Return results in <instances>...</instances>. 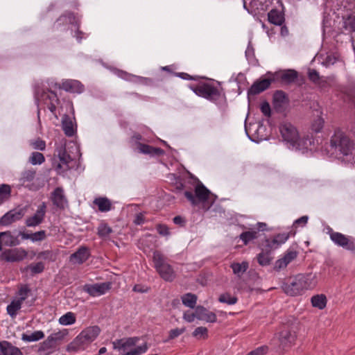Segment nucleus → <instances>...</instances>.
<instances>
[{
    "mask_svg": "<svg viewBox=\"0 0 355 355\" xmlns=\"http://www.w3.org/2000/svg\"><path fill=\"white\" fill-rule=\"evenodd\" d=\"M331 151L343 162L355 164V141L341 128H336L329 139Z\"/></svg>",
    "mask_w": 355,
    "mask_h": 355,
    "instance_id": "f257e3e1",
    "label": "nucleus"
},
{
    "mask_svg": "<svg viewBox=\"0 0 355 355\" xmlns=\"http://www.w3.org/2000/svg\"><path fill=\"white\" fill-rule=\"evenodd\" d=\"M317 284L318 277L315 273L298 274L286 279L282 285V289L286 295L294 297L314 288Z\"/></svg>",
    "mask_w": 355,
    "mask_h": 355,
    "instance_id": "f03ea898",
    "label": "nucleus"
},
{
    "mask_svg": "<svg viewBox=\"0 0 355 355\" xmlns=\"http://www.w3.org/2000/svg\"><path fill=\"white\" fill-rule=\"evenodd\" d=\"M35 99L37 105V117L40 119V110L49 109L55 116L57 105L60 100L57 94L49 89H44L40 86H36L34 91Z\"/></svg>",
    "mask_w": 355,
    "mask_h": 355,
    "instance_id": "7ed1b4c3",
    "label": "nucleus"
},
{
    "mask_svg": "<svg viewBox=\"0 0 355 355\" xmlns=\"http://www.w3.org/2000/svg\"><path fill=\"white\" fill-rule=\"evenodd\" d=\"M153 261L157 272L162 279L169 282L175 279V271L168 263V259L160 251L155 250L153 252Z\"/></svg>",
    "mask_w": 355,
    "mask_h": 355,
    "instance_id": "20e7f679",
    "label": "nucleus"
},
{
    "mask_svg": "<svg viewBox=\"0 0 355 355\" xmlns=\"http://www.w3.org/2000/svg\"><path fill=\"white\" fill-rule=\"evenodd\" d=\"M297 338V327L293 324H283L278 333L279 348L284 351H288L295 345Z\"/></svg>",
    "mask_w": 355,
    "mask_h": 355,
    "instance_id": "39448f33",
    "label": "nucleus"
},
{
    "mask_svg": "<svg viewBox=\"0 0 355 355\" xmlns=\"http://www.w3.org/2000/svg\"><path fill=\"white\" fill-rule=\"evenodd\" d=\"M279 131L284 141L290 144L291 146L296 149L300 148L302 142L306 145L307 141H309L310 144L311 143L309 139H306L304 141L301 140L297 128L289 122L281 123L279 125Z\"/></svg>",
    "mask_w": 355,
    "mask_h": 355,
    "instance_id": "423d86ee",
    "label": "nucleus"
},
{
    "mask_svg": "<svg viewBox=\"0 0 355 355\" xmlns=\"http://www.w3.org/2000/svg\"><path fill=\"white\" fill-rule=\"evenodd\" d=\"M189 88L198 96L211 101L215 102L221 97V90L212 83H199L190 85Z\"/></svg>",
    "mask_w": 355,
    "mask_h": 355,
    "instance_id": "0eeeda50",
    "label": "nucleus"
},
{
    "mask_svg": "<svg viewBox=\"0 0 355 355\" xmlns=\"http://www.w3.org/2000/svg\"><path fill=\"white\" fill-rule=\"evenodd\" d=\"M66 329L51 334L47 338L40 344L37 352L44 355H49L57 347L58 343L62 341L67 335Z\"/></svg>",
    "mask_w": 355,
    "mask_h": 355,
    "instance_id": "6e6552de",
    "label": "nucleus"
},
{
    "mask_svg": "<svg viewBox=\"0 0 355 355\" xmlns=\"http://www.w3.org/2000/svg\"><path fill=\"white\" fill-rule=\"evenodd\" d=\"M210 191L201 182H198L195 187V194L191 191H185L184 196L193 205H197L199 202H206L210 195Z\"/></svg>",
    "mask_w": 355,
    "mask_h": 355,
    "instance_id": "1a4fd4ad",
    "label": "nucleus"
},
{
    "mask_svg": "<svg viewBox=\"0 0 355 355\" xmlns=\"http://www.w3.org/2000/svg\"><path fill=\"white\" fill-rule=\"evenodd\" d=\"M328 234L331 240L336 245L349 251L355 252V239L354 238L334 232L331 228L329 229Z\"/></svg>",
    "mask_w": 355,
    "mask_h": 355,
    "instance_id": "9d476101",
    "label": "nucleus"
},
{
    "mask_svg": "<svg viewBox=\"0 0 355 355\" xmlns=\"http://www.w3.org/2000/svg\"><path fill=\"white\" fill-rule=\"evenodd\" d=\"M28 255V252L24 248H14L4 250L0 259L7 262H19L24 260Z\"/></svg>",
    "mask_w": 355,
    "mask_h": 355,
    "instance_id": "9b49d317",
    "label": "nucleus"
},
{
    "mask_svg": "<svg viewBox=\"0 0 355 355\" xmlns=\"http://www.w3.org/2000/svg\"><path fill=\"white\" fill-rule=\"evenodd\" d=\"M272 1L273 0H251L249 3V7L248 8L245 1L243 0V6L249 12L257 14L267 10L271 6ZM276 1L277 3L280 2V0Z\"/></svg>",
    "mask_w": 355,
    "mask_h": 355,
    "instance_id": "f8f14e48",
    "label": "nucleus"
},
{
    "mask_svg": "<svg viewBox=\"0 0 355 355\" xmlns=\"http://www.w3.org/2000/svg\"><path fill=\"white\" fill-rule=\"evenodd\" d=\"M111 284L110 282H103L94 284H85L83 286V291L92 297L100 296L105 294L110 290Z\"/></svg>",
    "mask_w": 355,
    "mask_h": 355,
    "instance_id": "ddd939ff",
    "label": "nucleus"
},
{
    "mask_svg": "<svg viewBox=\"0 0 355 355\" xmlns=\"http://www.w3.org/2000/svg\"><path fill=\"white\" fill-rule=\"evenodd\" d=\"M298 255V252L293 248H288L284 253L283 257L277 259L274 266V270L279 271L285 268L291 261L295 260Z\"/></svg>",
    "mask_w": 355,
    "mask_h": 355,
    "instance_id": "4468645a",
    "label": "nucleus"
},
{
    "mask_svg": "<svg viewBox=\"0 0 355 355\" xmlns=\"http://www.w3.org/2000/svg\"><path fill=\"white\" fill-rule=\"evenodd\" d=\"M24 216L23 209H14L6 213L0 218V225L2 226H8L12 223L21 220Z\"/></svg>",
    "mask_w": 355,
    "mask_h": 355,
    "instance_id": "2eb2a0df",
    "label": "nucleus"
},
{
    "mask_svg": "<svg viewBox=\"0 0 355 355\" xmlns=\"http://www.w3.org/2000/svg\"><path fill=\"white\" fill-rule=\"evenodd\" d=\"M56 152L60 160L57 169H62L67 171L71 168L69 164L72 162L71 156L67 153L65 146L61 145L56 148Z\"/></svg>",
    "mask_w": 355,
    "mask_h": 355,
    "instance_id": "dca6fc26",
    "label": "nucleus"
},
{
    "mask_svg": "<svg viewBox=\"0 0 355 355\" xmlns=\"http://www.w3.org/2000/svg\"><path fill=\"white\" fill-rule=\"evenodd\" d=\"M139 338L138 337H129L116 339L112 342L113 349L119 352L125 351L126 349L135 347Z\"/></svg>",
    "mask_w": 355,
    "mask_h": 355,
    "instance_id": "f3484780",
    "label": "nucleus"
},
{
    "mask_svg": "<svg viewBox=\"0 0 355 355\" xmlns=\"http://www.w3.org/2000/svg\"><path fill=\"white\" fill-rule=\"evenodd\" d=\"M280 3L281 9L272 8L268 13V21L276 26H282L285 21V15L283 4Z\"/></svg>",
    "mask_w": 355,
    "mask_h": 355,
    "instance_id": "a211bd4d",
    "label": "nucleus"
},
{
    "mask_svg": "<svg viewBox=\"0 0 355 355\" xmlns=\"http://www.w3.org/2000/svg\"><path fill=\"white\" fill-rule=\"evenodd\" d=\"M272 79L263 78L255 81L248 89V95H257L267 89L271 85Z\"/></svg>",
    "mask_w": 355,
    "mask_h": 355,
    "instance_id": "6ab92c4d",
    "label": "nucleus"
},
{
    "mask_svg": "<svg viewBox=\"0 0 355 355\" xmlns=\"http://www.w3.org/2000/svg\"><path fill=\"white\" fill-rule=\"evenodd\" d=\"M69 24L78 26V19L72 12H67L62 15L54 24V28L58 29L62 26H65Z\"/></svg>",
    "mask_w": 355,
    "mask_h": 355,
    "instance_id": "aec40b11",
    "label": "nucleus"
},
{
    "mask_svg": "<svg viewBox=\"0 0 355 355\" xmlns=\"http://www.w3.org/2000/svg\"><path fill=\"white\" fill-rule=\"evenodd\" d=\"M90 257L89 250L86 246H81L70 256V260L79 264L85 262Z\"/></svg>",
    "mask_w": 355,
    "mask_h": 355,
    "instance_id": "412c9836",
    "label": "nucleus"
},
{
    "mask_svg": "<svg viewBox=\"0 0 355 355\" xmlns=\"http://www.w3.org/2000/svg\"><path fill=\"white\" fill-rule=\"evenodd\" d=\"M60 88L72 93H81L84 89L83 85L79 81L74 80L64 81Z\"/></svg>",
    "mask_w": 355,
    "mask_h": 355,
    "instance_id": "4be33fe9",
    "label": "nucleus"
},
{
    "mask_svg": "<svg viewBox=\"0 0 355 355\" xmlns=\"http://www.w3.org/2000/svg\"><path fill=\"white\" fill-rule=\"evenodd\" d=\"M0 355H23L21 351L8 341H0Z\"/></svg>",
    "mask_w": 355,
    "mask_h": 355,
    "instance_id": "5701e85b",
    "label": "nucleus"
},
{
    "mask_svg": "<svg viewBox=\"0 0 355 355\" xmlns=\"http://www.w3.org/2000/svg\"><path fill=\"white\" fill-rule=\"evenodd\" d=\"M89 343L79 334L67 346L68 351L78 352L85 349Z\"/></svg>",
    "mask_w": 355,
    "mask_h": 355,
    "instance_id": "b1692460",
    "label": "nucleus"
},
{
    "mask_svg": "<svg viewBox=\"0 0 355 355\" xmlns=\"http://www.w3.org/2000/svg\"><path fill=\"white\" fill-rule=\"evenodd\" d=\"M100 332L101 329L98 326H92L83 330L80 334L90 344L97 338Z\"/></svg>",
    "mask_w": 355,
    "mask_h": 355,
    "instance_id": "393cba45",
    "label": "nucleus"
},
{
    "mask_svg": "<svg viewBox=\"0 0 355 355\" xmlns=\"http://www.w3.org/2000/svg\"><path fill=\"white\" fill-rule=\"evenodd\" d=\"M137 148L139 153L146 155L159 156L164 155V150L160 148L153 147L152 146L139 142L137 144Z\"/></svg>",
    "mask_w": 355,
    "mask_h": 355,
    "instance_id": "a878e982",
    "label": "nucleus"
},
{
    "mask_svg": "<svg viewBox=\"0 0 355 355\" xmlns=\"http://www.w3.org/2000/svg\"><path fill=\"white\" fill-rule=\"evenodd\" d=\"M197 318L198 320H205L208 322H216V315L202 306H197Z\"/></svg>",
    "mask_w": 355,
    "mask_h": 355,
    "instance_id": "bb28decb",
    "label": "nucleus"
},
{
    "mask_svg": "<svg viewBox=\"0 0 355 355\" xmlns=\"http://www.w3.org/2000/svg\"><path fill=\"white\" fill-rule=\"evenodd\" d=\"M52 201L54 205L60 209H64L67 202L66 198L64 196L63 189L60 187H57L52 193Z\"/></svg>",
    "mask_w": 355,
    "mask_h": 355,
    "instance_id": "cd10ccee",
    "label": "nucleus"
},
{
    "mask_svg": "<svg viewBox=\"0 0 355 355\" xmlns=\"http://www.w3.org/2000/svg\"><path fill=\"white\" fill-rule=\"evenodd\" d=\"M3 245L8 247H12L19 245L20 241L18 237L14 236L10 231L0 232Z\"/></svg>",
    "mask_w": 355,
    "mask_h": 355,
    "instance_id": "c85d7f7f",
    "label": "nucleus"
},
{
    "mask_svg": "<svg viewBox=\"0 0 355 355\" xmlns=\"http://www.w3.org/2000/svg\"><path fill=\"white\" fill-rule=\"evenodd\" d=\"M93 203L98 207V210L101 212H107L112 209V202L106 197L96 198Z\"/></svg>",
    "mask_w": 355,
    "mask_h": 355,
    "instance_id": "c756f323",
    "label": "nucleus"
},
{
    "mask_svg": "<svg viewBox=\"0 0 355 355\" xmlns=\"http://www.w3.org/2000/svg\"><path fill=\"white\" fill-rule=\"evenodd\" d=\"M62 130L67 137H72L76 132L74 124L69 116L65 114L62 120Z\"/></svg>",
    "mask_w": 355,
    "mask_h": 355,
    "instance_id": "7c9ffc66",
    "label": "nucleus"
},
{
    "mask_svg": "<svg viewBox=\"0 0 355 355\" xmlns=\"http://www.w3.org/2000/svg\"><path fill=\"white\" fill-rule=\"evenodd\" d=\"M271 251L267 250L265 247H263L261 252L257 255L258 263L261 266L270 265L273 259V257L271 256Z\"/></svg>",
    "mask_w": 355,
    "mask_h": 355,
    "instance_id": "2f4dec72",
    "label": "nucleus"
},
{
    "mask_svg": "<svg viewBox=\"0 0 355 355\" xmlns=\"http://www.w3.org/2000/svg\"><path fill=\"white\" fill-rule=\"evenodd\" d=\"M311 302L313 307L322 310L327 306V300L324 294H318L311 297Z\"/></svg>",
    "mask_w": 355,
    "mask_h": 355,
    "instance_id": "473e14b6",
    "label": "nucleus"
},
{
    "mask_svg": "<svg viewBox=\"0 0 355 355\" xmlns=\"http://www.w3.org/2000/svg\"><path fill=\"white\" fill-rule=\"evenodd\" d=\"M298 76L297 72L294 69H288L281 73L280 78L286 83L294 82Z\"/></svg>",
    "mask_w": 355,
    "mask_h": 355,
    "instance_id": "72a5a7b5",
    "label": "nucleus"
},
{
    "mask_svg": "<svg viewBox=\"0 0 355 355\" xmlns=\"http://www.w3.org/2000/svg\"><path fill=\"white\" fill-rule=\"evenodd\" d=\"M258 236V231L256 230L245 231L239 235L240 239L245 245H248L250 241L257 239Z\"/></svg>",
    "mask_w": 355,
    "mask_h": 355,
    "instance_id": "f704fd0d",
    "label": "nucleus"
},
{
    "mask_svg": "<svg viewBox=\"0 0 355 355\" xmlns=\"http://www.w3.org/2000/svg\"><path fill=\"white\" fill-rule=\"evenodd\" d=\"M44 264L40 261L35 263H31L27 266L24 270V271H30L31 275L33 276L36 274L42 273L44 270Z\"/></svg>",
    "mask_w": 355,
    "mask_h": 355,
    "instance_id": "c9c22d12",
    "label": "nucleus"
},
{
    "mask_svg": "<svg viewBox=\"0 0 355 355\" xmlns=\"http://www.w3.org/2000/svg\"><path fill=\"white\" fill-rule=\"evenodd\" d=\"M44 338V333L41 331H35L32 333L31 335H28L26 334H23L21 335L22 340L25 342H33L38 341Z\"/></svg>",
    "mask_w": 355,
    "mask_h": 355,
    "instance_id": "e433bc0d",
    "label": "nucleus"
},
{
    "mask_svg": "<svg viewBox=\"0 0 355 355\" xmlns=\"http://www.w3.org/2000/svg\"><path fill=\"white\" fill-rule=\"evenodd\" d=\"M183 304L189 308H194L197 302V296L191 293L184 294L181 297Z\"/></svg>",
    "mask_w": 355,
    "mask_h": 355,
    "instance_id": "4c0bfd02",
    "label": "nucleus"
},
{
    "mask_svg": "<svg viewBox=\"0 0 355 355\" xmlns=\"http://www.w3.org/2000/svg\"><path fill=\"white\" fill-rule=\"evenodd\" d=\"M234 274L241 277L248 268V263L243 261L240 263H232L230 266Z\"/></svg>",
    "mask_w": 355,
    "mask_h": 355,
    "instance_id": "58836bf2",
    "label": "nucleus"
},
{
    "mask_svg": "<svg viewBox=\"0 0 355 355\" xmlns=\"http://www.w3.org/2000/svg\"><path fill=\"white\" fill-rule=\"evenodd\" d=\"M112 232V229L107 223L102 222L97 228V234L100 238L105 239Z\"/></svg>",
    "mask_w": 355,
    "mask_h": 355,
    "instance_id": "ea45409f",
    "label": "nucleus"
},
{
    "mask_svg": "<svg viewBox=\"0 0 355 355\" xmlns=\"http://www.w3.org/2000/svg\"><path fill=\"white\" fill-rule=\"evenodd\" d=\"M11 196V187L8 184L0 186V205L8 200Z\"/></svg>",
    "mask_w": 355,
    "mask_h": 355,
    "instance_id": "a19ab883",
    "label": "nucleus"
},
{
    "mask_svg": "<svg viewBox=\"0 0 355 355\" xmlns=\"http://www.w3.org/2000/svg\"><path fill=\"white\" fill-rule=\"evenodd\" d=\"M22 302L19 300H14L7 306V312L11 317H15L17 311L21 308Z\"/></svg>",
    "mask_w": 355,
    "mask_h": 355,
    "instance_id": "79ce46f5",
    "label": "nucleus"
},
{
    "mask_svg": "<svg viewBox=\"0 0 355 355\" xmlns=\"http://www.w3.org/2000/svg\"><path fill=\"white\" fill-rule=\"evenodd\" d=\"M31 292V289L28 284H21L19 286L18 291L17 293V295L19 297L17 300L23 303Z\"/></svg>",
    "mask_w": 355,
    "mask_h": 355,
    "instance_id": "37998d69",
    "label": "nucleus"
},
{
    "mask_svg": "<svg viewBox=\"0 0 355 355\" xmlns=\"http://www.w3.org/2000/svg\"><path fill=\"white\" fill-rule=\"evenodd\" d=\"M218 301L220 303H225L228 305H233L238 302V298L237 297L232 295L230 293L227 292L220 295Z\"/></svg>",
    "mask_w": 355,
    "mask_h": 355,
    "instance_id": "c03bdc74",
    "label": "nucleus"
},
{
    "mask_svg": "<svg viewBox=\"0 0 355 355\" xmlns=\"http://www.w3.org/2000/svg\"><path fill=\"white\" fill-rule=\"evenodd\" d=\"M76 315L72 312H67L59 318V322L62 325H70L76 322Z\"/></svg>",
    "mask_w": 355,
    "mask_h": 355,
    "instance_id": "a18cd8bd",
    "label": "nucleus"
},
{
    "mask_svg": "<svg viewBox=\"0 0 355 355\" xmlns=\"http://www.w3.org/2000/svg\"><path fill=\"white\" fill-rule=\"evenodd\" d=\"M286 96L283 91H277L273 95V103L275 107L282 106L286 102Z\"/></svg>",
    "mask_w": 355,
    "mask_h": 355,
    "instance_id": "49530a36",
    "label": "nucleus"
},
{
    "mask_svg": "<svg viewBox=\"0 0 355 355\" xmlns=\"http://www.w3.org/2000/svg\"><path fill=\"white\" fill-rule=\"evenodd\" d=\"M192 336L198 339L205 340L209 336L208 329L205 327H198L193 331Z\"/></svg>",
    "mask_w": 355,
    "mask_h": 355,
    "instance_id": "de8ad7c7",
    "label": "nucleus"
},
{
    "mask_svg": "<svg viewBox=\"0 0 355 355\" xmlns=\"http://www.w3.org/2000/svg\"><path fill=\"white\" fill-rule=\"evenodd\" d=\"M29 161L33 165L41 164L45 161V158L42 153L34 152L31 154Z\"/></svg>",
    "mask_w": 355,
    "mask_h": 355,
    "instance_id": "09e8293b",
    "label": "nucleus"
},
{
    "mask_svg": "<svg viewBox=\"0 0 355 355\" xmlns=\"http://www.w3.org/2000/svg\"><path fill=\"white\" fill-rule=\"evenodd\" d=\"M280 245H281L279 243L275 237L273 236L272 239H268L265 240V244L263 247H265L267 250L272 252L274 250L278 248Z\"/></svg>",
    "mask_w": 355,
    "mask_h": 355,
    "instance_id": "8fccbe9b",
    "label": "nucleus"
},
{
    "mask_svg": "<svg viewBox=\"0 0 355 355\" xmlns=\"http://www.w3.org/2000/svg\"><path fill=\"white\" fill-rule=\"evenodd\" d=\"M148 350V345L146 343L141 346H138L137 347L133 348L129 352L124 353L121 355H140L145 353Z\"/></svg>",
    "mask_w": 355,
    "mask_h": 355,
    "instance_id": "3c124183",
    "label": "nucleus"
},
{
    "mask_svg": "<svg viewBox=\"0 0 355 355\" xmlns=\"http://www.w3.org/2000/svg\"><path fill=\"white\" fill-rule=\"evenodd\" d=\"M324 121L322 117H318L315 119L312 124L311 129L315 132H320L324 127Z\"/></svg>",
    "mask_w": 355,
    "mask_h": 355,
    "instance_id": "603ef678",
    "label": "nucleus"
},
{
    "mask_svg": "<svg viewBox=\"0 0 355 355\" xmlns=\"http://www.w3.org/2000/svg\"><path fill=\"white\" fill-rule=\"evenodd\" d=\"M38 258L43 259L44 260H49L54 261L55 260V256L51 250H44L38 253Z\"/></svg>",
    "mask_w": 355,
    "mask_h": 355,
    "instance_id": "864d4df0",
    "label": "nucleus"
},
{
    "mask_svg": "<svg viewBox=\"0 0 355 355\" xmlns=\"http://www.w3.org/2000/svg\"><path fill=\"white\" fill-rule=\"evenodd\" d=\"M295 234V232H290L288 233L284 232V233L277 234L275 235L274 236L277 240L279 243L280 245H282L289 239V237L291 236H294Z\"/></svg>",
    "mask_w": 355,
    "mask_h": 355,
    "instance_id": "5fc2aeb1",
    "label": "nucleus"
},
{
    "mask_svg": "<svg viewBox=\"0 0 355 355\" xmlns=\"http://www.w3.org/2000/svg\"><path fill=\"white\" fill-rule=\"evenodd\" d=\"M349 32H355V17H348L344 22V26Z\"/></svg>",
    "mask_w": 355,
    "mask_h": 355,
    "instance_id": "6e6d98bb",
    "label": "nucleus"
},
{
    "mask_svg": "<svg viewBox=\"0 0 355 355\" xmlns=\"http://www.w3.org/2000/svg\"><path fill=\"white\" fill-rule=\"evenodd\" d=\"M35 171L34 170L25 171L21 174V180L23 182H31L35 178Z\"/></svg>",
    "mask_w": 355,
    "mask_h": 355,
    "instance_id": "4d7b16f0",
    "label": "nucleus"
},
{
    "mask_svg": "<svg viewBox=\"0 0 355 355\" xmlns=\"http://www.w3.org/2000/svg\"><path fill=\"white\" fill-rule=\"evenodd\" d=\"M46 209V206L45 203L43 202L42 205H40L38 207L35 214L33 216L37 217V218L40 219V220L42 222L45 217Z\"/></svg>",
    "mask_w": 355,
    "mask_h": 355,
    "instance_id": "13d9d810",
    "label": "nucleus"
},
{
    "mask_svg": "<svg viewBox=\"0 0 355 355\" xmlns=\"http://www.w3.org/2000/svg\"><path fill=\"white\" fill-rule=\"evenodd\" d=\"M46 209V206L45 203L43 202L42 205H40L38 207L35 214L33 216L37 217V218L40 219V220L42 222L45 217Z\"/></svg>",
    "mask_w": 355,
    "mask_h": 355,
    "instance_id": "bf43d9fd",
    "label": "nucleus"
},
{
    "mask_svg": "<svg viewBox=\"0 0 355 355\" xmlns=\"http://www.w3.org/2000/svg\"><path fill=\"white\" fill-rule=\"evenodd\" d=\"M185 331V328H175L171 329L168 333V339L165 340V342H167L170 340H173L177 337H178L180 335L183 334Z\"/></svg>",
    "mask_w": 355,
    "mask_h": 355,
    "instance_id": "052dcab7",
    "label": "nucleus"
},
{
    "mask_svg": "<svg viewBox=\"0 0 355 355\" xmlns=\"http://www.w3.org/2000/svg\"><path fill=\"white\" fill-rule=\"evenodd\" d=\"M334 80V77H327L325 79L320 78L315 85L322 89L331 87L330 81Z\"/></svg>",
    "mask_w": 355,
    "mask_h": 355,
    "instance_id": "680f3d73",
    "label": "nucleus"
},
{
    "mask_svg": "<svg viewBox=\"0 0 355 355\" xmlns=\"http://www.w3.org/2000/svg\"><path fill=\"white\" fill-rule=\"evenodd\" d=\"M46 232L44 230H40L35 233L31 234V241H41L46 239Z\"/></svg>",
    "mask_w": 355,
    "mask_h": 355,
    "instance_id": "e2e57ef3",
    "label": "nucleus"
},
{
    "mask_svg": "<svg viewBox=\"0 0 355 355\" xmlns=\"http://www.w3.org/2000/svg\"><path fill=\"white\" fill-rule=\"evenodd\" d=\"M308 78L315 85L319 82L321 78L319 73L315 69H309L308 72Z\"/></svg>",
    "mask_w": 355,
    "mask_h": 355,
    "instance_id": "0e129e2a",
    "label": "nucleus"
},
{
    "mask_svg": "<svg viewBox=\"0 0 355 355\" xmlns=\"http://www.w3.org/2000/svg\"><path fill=\"white\" fill-rule=\"evenodd\" d=\"M31 144L35 149L44 150L46 148L45 141L40 138H37L36 140L32 141Z\"/></svg>",
    "mask_w": 355,
    "mask_h": 355,
    "instance_id": "69168bd1",
    "label": "nucleus"
},
{
    "mask_svg": "<svg viewBox=\"0 0 355 355\" xmlns=\"http://www.w3.org/2000/svg\"><path fill=\"white\" fill-rule=\"evenodd\" d=\"M157 232L162 236L170 235V230L168 227L165 224H157L156 225Z\"/></svg>",
    "mask_w": 355,
    "mask_h": 355,
    "instance_id": "338daca9",
    "label": "nucleus"
},
{
    "mask_svg": "<svg viewBox=\"0 0 355 355\" xmlns=\"http://www.w3.org/2000/svg\"><path fill=\"white\" fill-rule=\"evenodd\" d=\"M268 347L267 346H261L251 351L247 355H264L267 353Z\"/></svg>",
    "mask_w": 355,
    "mask_h": 355,
    "instance_id": "774afa93",
    "label": "nucleus"
}]
</instances>
